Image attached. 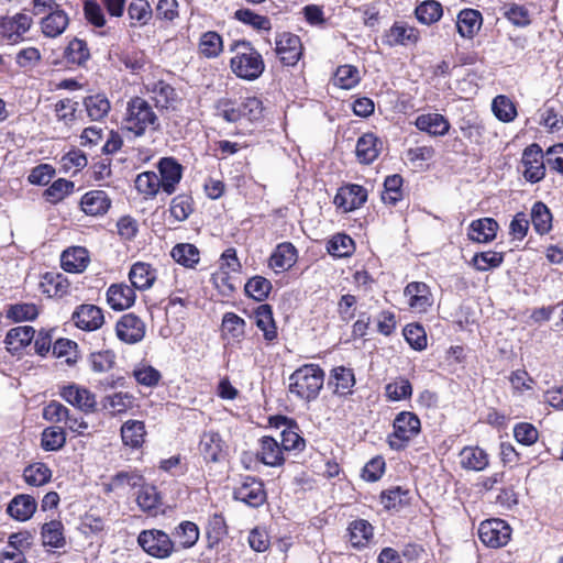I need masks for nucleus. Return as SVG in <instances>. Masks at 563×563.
<instances>
[{"instance_id": "nucleus-1", "label": "nucleus", "mask_w": 563, "mask_h": 563, "mask_svg": "<svg viewBox=\"0 0 563 563\" xmlns=\"http://www.w3.org/2000/svg\"><path fill=\"white\" fill-rule=\"evenodd\" d=\"M233 56L230 59L231 71L241 79L255 80L265 70L262 54L245 40H236L230 44Z\"/></svg>"}, {"instance_id": "nucleus-2", "label": "nucleus", "mask_w": 563, "mask_h": 563, "mask_svg": "<svg viewBox=\"0 0 563 563\" xmlns=\"http://www.w3.org/2000/svg\"><path fill=\"white\" fill-rule=\"evenodd\" d=\"M159 126V119L147 100L133 97L126 102L122 118V128L125 131L140 137L147 132L157 131Z\"/></svg>"}, {"instance_id": "nucleus-3", "label": "nucleus", "mask_w": 563, "mask_h": 563, "mask_svg": "<svg viewBox=\"0 0 563 563\" xmlns=\"http://www.w3.org/2000/svg\"><path fill=\"white\" fill-rule=\"evenodd\" d=\"M324 372L317 364H305L289 376V393L295 397L311 401L323 387Z\"/></svg>"}, {"instance_id": "nucleus-4", "label": "nucleus", "mask_w": 563, "mask_h": 563, "mask_svg": "<svg viewBox=\"0 0 563 563\" xmlns=\"http://www.w3.org/2000/svg\"><path fill=\"white\" fill-rule=\"evenodd\" d=\"M420 431L421 422L418 416L411 411H401L393 421V432L388 434L387 443L393 450H402Z\"/></svg>"}, {"instance_id": "nucleus-5", "label": "nucleus", "mask_w": 563, "mask_h": 563, "mask_svg": "<svg viewBox=\"0 0 563 563\" xmlns=\"http://www.w3.org/2000/svg\"><path fill=\"white\" fill-rule=\"evenodd\" d=\"M137 542L151 556L165 559L174 552L175 543L170 537L162 530H144L139 534Z\"/></svg>"}, {"instance_id": "nucleus-6", "label": "nucleus", "mask_w": 563, "mask_h": 563, "mask_svg": "<svg viewBox=\"0 0 563 563\" xmlns=\"http://www.w3.org/2000/svg\"><path fill=\"white\" fill-rule=\"evenodd\" d=\"M511 536V528L501 519L485 520L479 525L478 537L489 548L505 547Z\"/></svg>"}, {"instance_id": "nucleus-7", "label": "nucleus", "mask_w": 563, "mask_h": 563, "mask_svg": "<svg viewBox=\"0 0 563 563\" xmlns=\"http://www.w3.org/2000/svg\"><path fill=\"white\" fill-rule=\"evenodd\" d=\"M146 333L145 322L136 314L130 312L121 316L115 324V334L126 344L141 342Z\"/></svg>"}, {"instance_id": "nucleus-8", "label": "nucleus", "mask_w": 563, "mask_h": 563, "mask_svg": "<svg viewBox=\"0 0 563 563\" xmlns=\"http://www.w3.org/2000/svg\"><path fill=\"white\" fill-rule=\"evenodd\" d=\"M59 395L66 402L85 413H91L97 410L96 395L86 387L69 384L60 388Z\"/></svg>"}, {"instance_id": "nucleus-9", "label": "nucleus", "mask_w": 563, "mask_h": 563, "mask_svg": "<svg viewBox=\"0 0 563 563\" xmlns=\"http://www.w3.org/2000/svg\"><path fill=\"white\" fill-rule=\"evenodd\" d=\"M522 175L532 184L542 180L545 176L542 148L538 144H531L522 154Z\"/></svg>"}, {"instance_id": "nucleus-10", "label": "nucleus", "mask_w": 563, "mask_h": 563, "mask_svg": "<svg viewBox=\"0 0 563 563\" xmlns=\"http://www.w3.org/2000/svg\"><path fill=\"white\" fill-rule=\"evenodd\" d=\"M367 200V190L356 184H347L338 189L333 203L342 212L360 209Z\"/></svg>"}, {"instance_id": "nucleus-11", "label": "nucleus", "mask_w": 563, "mask_h": 563, "mask_svg": "<svg viewBox=\"0 0 563 563\" xmlns=\"http://www.w3.org/2000/svg\"><path fill=\"white\" fill-rule=\"evenodd\" d=\"M198 450L207 462H220L227 456L228 445L221 434L213 430L203 431Z\"/></svg>"}, {"instance_id": "nucleus-12", "label": "nucleus", "mask_w": 563, "mask_h": 563, "mask_svg": "<svg viewBox=\"0 0 563 563\" xmlns=\"http://www.w3.org/2000/svg\"><path fill=\"white\" fill-rule=\"evenodd\" d=\"M409 308L418 313L427 312L433 303L429 286L422 282H411L404 289Z\"/></svg>"}, {"instance_id": "nucleus-13", "label": "nucleus", "mask_w": 563, "mask_h": 563, "mask_svg": "<svg viewBox=\"0 0 563 563\" xmlns=\"http://www.w3.org/2000/svg\"><path fill=\"white\" fill-rule=\"evenodd\" d=\"M32 23V18L24 13H16L12 16L3 18L0 23V34L9 43H18L31 29Z\"/></svg>"}, {"instance_id": "nucleus-14", "label": "nucleus", "mask_w": 563, "mask_h": 563, "mask_svg": "<svg viewBox=\"0 0 563 563\" xmlns=\"http://www.w3.org/2000/svg\"><path fill=\"white\" fill-rule=\"evenodd\" d=\"M276 54L280 62L287 66L297 64L301 56L302 45L300 37L292 33L284 32L276 38Z\"/></svg>"}, {"instance_id": "nucleus-15", "label": "nucleus", "mask_w": 563, "mask_h": 563, "mask_svg": "<svg viewBox=\"0 0 563 563\" xmlns=\"http://www.w3.org/2000/svg\"><path fill=\"white\" fill-rule=\"evenodd\" d=\"M234 498L251 507H260L266 500V492L261 481L254 477H246L243 483L234 489Z\"/></svg>"}, {"instance_id": "nucleus-16", "label": "nucleus", "mask_w": 563, "mask_h": 563, "mask_svg": "<svg viewBox=\"0 0 563 563\" xmlns=\"http://www.w3.org/2000/svg\"><path fill=\"white\" fill-rule=\"evenodd\" d=\"M75 325L85 331H96L104 323V316L98 306L80 305L73 313Z\"/></svg>"}, {"instance_id": "nucleus-17", "label": "nucleus", "mask_w": 563, "mask_h": 563, "mask_svg": "<svg viewBox=\"0 0 563 563\" xmlns=\"http://www.w3.org/2000/svg\"><path fill=\"white\" fill-rule=\"evenodd\" d=\"M158 170L162 190L166 195L174 194L183 177V166L173 157H164L158 163Z\"/></svg>"}, {"instance_id": "nucleus-18", "label": "nucleus", "mask_w": 563, "mask_h": 563, "mask_svg": "<svg viewBox=\"0 0 563 563\" xmlns=\"http://www.w3.org/2000/svg\"><path fill=\"white\" fill-rule=\"evenodd\" d=\"M246 322L234 312L223 314L221 322V336L229 345L241 344L246 334Z\"/></svg>"}, {"instance_id": "nucleus-19", "label": "nucleus", "mask_w": 563, "mask_h": 563, "mask_svg": "<svg viewBox=\"0 0 563 563\" xmlns=\"http://www.w3.org/2000/svg\"><path fill=\"white\" fill-rule=\"evenodd\" d=\"M297 262V250L290 242H283L276 246L268 260V266L275 273L290 269Z\"/></svg>"}, {"instance_id": "nucleus-20", "label": "nucleus", "mask_w": 563, "mask_h": 563, "mask_svg": "<svg viewBox=\"0 0 563 563\" xmlns=\"http://www.w3.org/2000/svg\"><path fill=\"white\" fill-rule=\"evenodd\" d=\"M135 298V289L126 284H113L107 290V301L113 310L129 309Z\"/></svg>"}, {"instance_id": "nucleus-21", "label": "nucleus", "mask_w": 563, "mask_h": 563, "mask_svg": "<svg viewBox=\"0 0 563 563\" xmlns=\"http://www.w3.org/2000/svg\"><path fill=\"white\" fill-rule=\"evenodd\" d=\"M284 453L277 440L268 435L261 438L257 457L263 464L272 467L283 465L285 462Z\"/></svg>"}, {"instance_id": "nucleus-22", "label": "nucleus", "mask_w": 563, "mask_h": 563, "mask_svg": "<svg viewBox=\"0 0 563 563\" xmlns=\"http://www.w3.org/2000/svg\"><path fill=\"white\" fill-rule=\"evenodd\" d=\"M42 292L49 298H63L69 294V280L62 273L47 272L40 283Z\"/></svg>"}, {"instance_id": "nucleus-23", "label": "nucleus", "mask_w": 563, "mask_h": 563, "mask_svg": "<svg viewBox=\"0 0 563 563\" xmlns=\"http://www.w3.org/2000/svg\"><path fill=\"white\" fill-rule=\"evenodd\" d=\"M129 279L134 289L147 290L156 280V269L148 263L136 262L130 268Z\"/></svg>"}, {"instance_id": "nucleus-24", "label": "nucleus", "mask_w": 563, "mask_h": 563, "mask_svg": "<svg viewBox=\"0 0 563 563\" xmlns=\"http://www.w3.org/2000/svg\"><path fill=\"white\" fill-rule=\"evenodd\" d=\"M460 465L467 471L481 472L489 465V455L479 446H465L461 450Z\"/></svg>"}, {"instance_id": "nucleus-25", "label": "nucleus", "mask_w": 563, "mask_h": 563, "mask_svg": "<svg viewBox=\"0 0 563 563\" xmlns=\"http://www.w3.org/2000/svg\"><path fill=\"white\" fill-rule=\"evenodd\" d=\"M355 376L353 369L345 366H338L331 371L329 386L338 396H347L353 393Z\"/></svg>"}, {"instance_id": "nucleus-26", "label": "nucleus", "mask_w": 563, "mask_h": 563, "mask_svg": "<svg viewBox=\"0 0 563 563\" xmlns=\"http://www.w3.org/2000/svg\"><path fill=\"white\" fill-rule=\"evenodd\" d=\"M69 24L68 14L60 8L42 18L40 25L45 37L55 38L62 35Z\"/></svg>"}, {"instance_id": "nucleus-27", "label": "nucleus", "mask_w": 563, "mask_h": 563, "mask_svg": "<svg viewBox=\"0 0 563 563\" xmlns=\"http://www.w3.org/2000/svg\"><path fill=\"white\" fill-rule=\"evenodd\" d=\"M111 206V200L103 190H90L86 192L80 200L81 210L88 216H102L107 213Z\"/></svg>"}, {"instance_id": "nucleus-28", "label": "nucleus", "mask_w": 563, "mask_h": 563, "mask_svg": "<svg viewBox=\"0 0 563 563\" xmlns=\"http://www.w3.org/2000/svg\"><path fill=\"white\" fill-rule=\"evenodd\" d=\"M256 327L263 332L264 340L271 344L278 338L277 327L272 307L267 303L258 306L254 311Z\"/></svg>"}, {"instance_id": "nucleus-29", "label": "nucleus", "mask_w": 563, "mask_h": 563, "mask_svg": "<svg viewBox=\"0 0 563 563\" xmlns=\"http://www.w3.org/2000/svg\"><path fill=\"white\" fill-rule=\"evenodd\" d=\"M483 24V16L478 10L463 9L457 14L456 27L459 34L464 38H473Z\"/></svg>"}, {"instance_id": "nucleus-30", "label": "nucleus", "mask_w": 563, "mask_h": 563, "mask_svg": "<svg viewBox=\"0 0 563 563\" xmlns=\"http://www.w3.org/2000/svg\"><path fill=\"white\" fill-rule=\"evenodd\" d=\"M497 230V221L493 218H482L471 222L467 235L474 242L489 243L496 238Z\"/></svg>"}, {"instance_id": "nucleus-31", "label": "nucleus", "mask_w": 563, "mask_h": 563, "mask_svg": "<svg viewBox=\"0 0 563 563\" xmlns=\"http://www.w3.org/2000/svg\"><path fill=\"white\" fill-rule=\"evenodd\" d=\"M37 507L36 500L31 495L20 494L9 503L7 512L18 521L29 520Z\"/></svg>"}, {"instance_id": "nucleus-32", "label": "nucleus", "mask_w": 563, "mask_h": 563, "mask_svg": "<svg viewBox=\"0 0 563 563\" xmlns=\"http://www.w3.org/2000/svg\"><path fill=\"white\" fill-rule=\"evenodd\" d=\"M60 264L65 272L81 273L89 264L88 251L81 246L70 247L62 253Z\"/></svg>"}, {"instance_id": "nucleus-33", "label": "nucleus", "mask_w": 563, "mask_h": 563, "mask_svg": "<svg viewBox=\"0 0 563 563\" xmlns=\"http://www.w3.org/2000/svg\"><path fill=\"white\" fill-rule=\"evenodd\" d=\"M382 142L373 133L363 134L356 143V157L362 164L373 163L380 152Z\"/></svg>"}, {"instance_id": "nucleus-34", "label": "nucleus", "mask_w": 563, "mask_h": 563, "mask_svg": "<svg viewBox=\"0 0 563 563\" xmlns=\"http://www.w3.org/2000/svg\"><path fill=\"white\" fill-rule=\"evenodd\" d=\"M415 125L422 132L433 136H442L449 132V121L439 113H427L417 117Z\"/></svg>"}, {"instance_id": "nucleus-35", "label": "nucleus", "mask_w": 563, "mask_h": 563, "mask_svg": "<svg viewBox=\"0 0 563 563\" xmlns=\"http://www.w3.org/2000/svg\"><path fill=\"white\" fill-rule=\"evenodd\" d=\"M172 258L186 268H196L200 262V251L191 243H178L170 251Z\"/></svg>"}, {"instance_id": "nucleus-36", "label": "nucleus", "mask_w": 563, "mask_h": 563, "mask_svg": "<svg viewBox=\"0 0 563 563\" xmlns=\"http://www.w3.org/2000/svg\"><path fill=\"white\" fill-rule=\"evenodd\" d=\"M223 52L222 36L216 31L202 33L198 42V53L208 59L217 58Z\"/></svg>"}, {"instance_id": "nucleus-37", "label": "nucleus", "mask_w": 563, "mask_h": 563, "mask_svg": "<svg viewBox=\"0 0 563 563\" xmlns=\"http://www.w3.org/2000/svg\"><path fill=\"white\" fill-rule=\"evenodd\" d=\"M419 32L409 25L395 23L386 34V43L390 46L415 44Z\"/></svg>"}, {"instance_id": "nucleus-38", "label": "nucleus", "mask_w": 563, "mask_h": 563, "mask_svg": "<svg viewBox=\"0 0 563 563\" xmlns=\"http://www.w3.org/2000/svg\"><path fill=\"white\" fill-rule=\"evenodd\" d=\"M146 431L143 421L128 420L121 427V438L125 445L133 449L141 448L144 443Z\"/></svg>"}, {"instance_id": "nucleus-39", "label": "nucleus", "mask_w": 563, "mask_h": 563, "mask_svg": "<svg viewBox=\"0 0 563 563\" xmlns=\"http://www.w3.org/2000/svg\"><path fill=\"white\" fill-rule=\"evenodd\" d=\"M349 538L353 548H365L373 538L372 525L364 520H354L349 526Z\"/></svg>"}, {"instance_id": "nucleus-40", "label": "nucleus", "mask_w": 563, "mask_h": 563, "mask_svg": "<svg viewBox=\"0 0 563 563\" xmlns=\"http://www.w3.org/2000/svg\"><path fill=\"white\" fill-rule=\"evenodd\" d=\"M35 334V330L30 325L16 327L11 330L5 335V344L7 349L10 352H19L24 346L29 345L33 340Z\"/></svg>"}, {"instance_id": "nucleus-41", "label": "nucleus", "mask_w": 563, "mask_h": 563, "mask_svg": "<svg viewBox=\"0 0 563 563\" xmlns=\"http://www.w3.org/2000/svg\"><path fill=\"white\" fill-rule=\"evenodd\" d=\"M146 89L152 93L155 106L161 109H167L176 99L177 93L175 89L167 82L159 80L153 85H147Z\"/></svg>"}, {"instance_id": "nucleus-42", "label": "nucleus", "mask_w": 563, "mask_h": 563, "mask_svg": "<svg viewBox=\"0 0 563 563\" xmlns=\"http://www.w3.org/2000/svg\"><path fill=\"white\" fill-rule=\"evenodd\" d=\"M84 106L88 117L92 121H100L104 119L111 109L110 101L104 95L101 93L86 97L84 100Z\"/></svg>"}, {"instance_id": "nucleus-43", "label": "nucleus", "mask_w": 563, "mask_h": 563, "mask_svg": "<svg viewBox=\"0 0 563 563\" xmlns=\"http://www.w3.org/2000/svg\"><path fill=\"white\" fill-rule=\"evenodd\" d=\"M128 14L131 26H144L151 21L153 11L147 0H132L128 7Z\"/></svg>"}, {"instance_id": "nucleus-44", "label": "nucleus", "mask_w": 563, "mask_h": 563, "mask_svg": "<svg viewBox=\"0 0 563 563\" xmlns=\"http://www.w3.org/2000/svg\"><path fill=\"white\" fill-rule=\"evenodd\" d=\"M78 102L66 98L57 101L54 106L56 120L66 128H71L77 121Z\"/></svg>"}, {"instance_id": "nucleus-45", "label": "nucleus", "mask_w": 563, "mask_h": 563, "mask_svg": "<svg viewBox=\"0 0 563 563\" xmlns=\"http://www.w3.org/2000/svg\"><path fill=\"white\" fill-rule=\"evenodd\" d=\"M63 530V523L58 520L44 523L41 531L43 544L51 548H63L65 544Z\"/></svg>"}, {"instance_id": "nucleus-46", "label": "nucleus", "mask_w": 563, "mask_h": 563, "mask_svg": "<svg viewBox=\"0 0 563 563\" xmlns=\"http://www.w3.org/2000/svg\"><path fill=\"white\" fill-rule=\"evenodd\" d=\"M531 221L539 234H545L552 229V214L545 203L538 201L533 205Z\"/></svg>"}, {"instance_id": "nucleus-47", "label": "nucleus", "mask_w": 563, "mask_h": 563, "mask_svg": "<svg viewBox=\"0 0 563 563\" xmlns=\"http://www.w3.org/2000/svg\"><path fill=\"white\" fill-rule=\"evenodd\" d=\"M144 477L137 471H122L117 473L107 485V492L131 487L136 488L144 482Z\"/></svg>"}, {"instance_id": "nucleus-48", "label": "nucleus", "mask_w": 563, "mask_h": 563, "mask_svg": "<svg viewBox=\"0 0 563 563\" xmlns=\"http://www.w3.org/2000/svg\"><path fill=\"white\" fill-rule=\"evenodd\" d=\"M174 538L184 549L194 547L199 539V529L196 523L191 521H183L174 531Z\"/></svg>"}, {"instance_id": "nucleus-49", "label": "nucleus", "mask_w": 563, "mask_h": 563, "mask_svg": "<svg viewBox=\"0 0 563 563\" xmlns=\"http://www.w3.org/2000/svg\"><path fill=\"white\" fill-rule=\"evenodd\" d=\"M23 477L29 485L43 486L51 481L52 471L46 464L37 462L24 468Z\"/></svg>"}, {"instance_id": "nucleus-50", "label": "nucleus", "mask_w": 563, "mask_h": 563, "mask_svg": "<svg viewBox=\"0 0 563 563\" xmlns=\"http://www.w3.org/2000/svg\"><path fill=\"white\" fill-rule=\"evenodd\" d=\"M65 58L70 64L85 65L90 58L87 43L80 38L71 40L65 49Z\"/></svg>"}, {"instance_id": "nucleus-51", "label": "nucleus", "mask_w": 563, "mask_h": 563, "mask_svg": "<svg viewBox=\"0 0 563 563\" xmlns=\"http://www.w3.org/2000/svg\"><path fill=\"white\" fill-rule=\"evenodd\" d=\"M492 110L496 118L503 122H512L517 117L515 103L504 95H499L493 99Z\"/></svg>"}, {"instance_id": "nucleus-52", "label": "nucleus", "mask_w": 563, "mask_h": 563, "mask_svg": "<svg viewBox=\"0 0 563 563\" xmlns=\"http://www.w3.org/2000/svg\"><path fill=\"white\" fill-rule=\"evenodd\" d=\"M234 18L257 31H269L272 29L271 20L267 16L257 14L250 9L236 10Z\"/></svg>"}, {"instance_id": "nucleus-53", "label": "nucleus", "mask_w": 563, "mask_h": 563, "mask_svg": "<svg viewBox=\"0 0 563 563\" xmlns=\"http://www.w3.org/2000/svg\"><path fill=\"white\" fill-rule=\"evenodd\" d=\"M66 443V433L60 427H48L43 430L41 445L45 451H58Z\"/></svg>"}, {"instance_id": "nucleus-54", "label": "nucleus", "mask_w": 563, "mask_h": 563, "mask_svg": "<svg viewBox=\"0 0 563 563\" xmlns=\"http://www.w3.org/2000/svg\"><path fill=\"white\" fill-rule=\"evenodd\" d=\"M135 188L137 191L146 197H154L157 195L162 185L159 177L154 172H144L137 175L135 179Z\"/></svg>"}, {"instance_id": "nucleus-55", "label": "nucleus", "mask_w": 563, "mask_h": 563, "mask_svg": "<svg viewBox=\"0 0 563 563\" xmlns=\"http://www.w3.org/2000/svg\"><path fill=\"white\" fill-rule=\"evenodd\" d=\"M385 395L390 401L408 399L412 395V386L407 378L398 377L385 386Z\"/></svg>"}, {"instance_id": "nucleus-56", "label": "nucleus", "mask_w": 563, "mask_h": 563, "mask_svg": "<svg viewBox=\"0 0 563 563\" xmlns=\"http://www.w3.org/2000/svg\"><path fill=\"white\" fill-rule=\"evenodd\" d=\"M504 262V253L487 251L476 253L472 258V264L476 271L486 272L499 267Z\"/></svg>"}, {"instance_id": "nucleus-57", "label": "nucleus", "mask_w": 563, "mask_h": 563, "mask_svg": "<svg viewBox=\"0 0 563 563\" xmlns=\"http://www.w3.org/2000/svg\"><path fill=\"white\" fill-rule=\"evenodd\" d=\"M410 499V493L407 489L401 488L400 486L393 487L388 490H385L380 495L382 504L386 509H399L400 507L407 505Z\"/></svg>"}, {"instance_id": "nucleus-58", "label": "nucleus", "mask_w": 563, "mask_h": 563, "mask_svg": "<svg viewBox=\"0 0 563 563\" xmlns=\"http://www.w3.org/2000/svg\"><path fill=\"white\" fill-rule=\"evenodd\" d=\"M74 183L65 178L55 180L43 194L46 201L57 203L74 190Z\"/></svg>"}, {"instance_id": "nucleus-59", "label": "nucleus", "mask_w": 563, "mask_h": 563, "mask_svg": "<svg viewBox=\"0 0 563 563\" xmlns=\"http://www.w3.org/2000/svg\"><path fill=\"white\" fill-rule=\"evenodd\" d=\"M140 490L136 496V503L139 507L144 511H151L156 509L159 505V496L156 487L145 483L139 486Z\"/></svg>"}, {"instance_id": "nucleus-60", "label": "nucleus", "mask_w": 563, "mask_h": 563, "mask_svg": "<svg viewBox=\"0 0 563 563\" xmlns=\"http://www.w3.org/2000/svg\"><path fill=\"white\" fill-rule=\"evenodd\" d=\"M244 289L249 297L257 301H263L268 297L272 290V284L265 277L254 276L247 280Z\"/></svg>"}, {"instance_id": "nucleus-61", "label": "nucleus", "mask_w": 563, "mask_h": 563, "mask_svg": "<svg viewBox=\"0 0 563 563\" xmlns=\"http://www.w3.org/2000/svg\"><path fill=\"white\" fill-rule=\"evenodd\" d=\"M402 177L398 174L386 177L382 199L385 203L396 205L402 198Z\"/></svg>"}, {"instance_id": "nucleus-62", "label": "nucleus", "mask_w": 563, "mask_h": 563, "mask_svg": "<svg viewBox=\"0 0 563 563\" xmlns=\"http://www.w3.org/2000/svg\"><path fill=\"white\" fill-rule=\"evenodd\" d=\"M327 249L335 257H346L353 253L354 242L349 235L338 233L328 242Z\"/></svg>"}, {"instance_id": "nucleus-63", "label": "nucleus", "mask_w": 563, "mask_h": 563, "mask_svg": "<svg viewBox=\"0 0 563 563\" xmlns=\"http://www.w3.org/2000/svg\"><path fill=\"white\" fill-rule=\"evenodd\" d=\"M443 10L442 5L437 1H424L416 9L417 19L423 24H432L440 20Z\"/></svg>"}, {"instance_id": "nucleus-64", "label": "nucleus", "mask_w": 563, "mask_h": 563, "mask_svg": "<svg viewBox=\"0 0 563 563\" xmlns=\"http://www.w3.org/2000/svg\"><path fill=\"white\" fill-rule=\"evenodd\" d=\"M360 81V73L355 66H339L334 75V84L343 89H352Z\"/></svg>"}]
</instances>
